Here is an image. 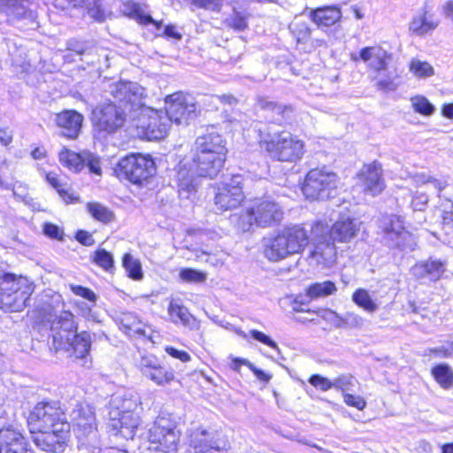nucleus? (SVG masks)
I'll return each mask as SVG.
<instances>
[{
    "label": "nucleus",
    "mask_w": 453,
    "mask_h": 453,
    "mask_svg": "<svg viewBox=\"0 0 453 453\" xmlns=\"http://www.w3.org/2000/svg\"><path fill=\"white\" fill-rule=\"evenodd\" d=\"M409 69L415 77L419 79L431 77L434 73V68L429 63L419 59H412L410 62Z\"/></svg>",
    "instance_id": "nucleus-41"
},
{
    "label": "nucleus",
    "mask_w": 453,
    "mask_h": 453,
    "mask_svg": "<svg viewBox=\"0 0 453 453\" xmlns=\"http://www.w3.org/2000/svg\"><path fill=\"white\" fill-rule=\"evenodd\" d=\"M284 215L281 205L270 197L255 199L240 216L239 226L246 232L255 224L259 227H272L280 224Z\"/></svg>",
    "instance_id": "nucleus-6"
},
{
    "label": "nucleus",
    "mask_w": 453,
    "mask_h": 453,
    "mask_svg": "<svg viewBox=\"0 0 453 453\" xmlns=\"http://www.w3.org/2000/svg\"><path fill=\"white\" fill-rule=\"evenodd\" d=\"M123 267L126 269L128 276L134 280L142 278V265L139 259L134 257L131 254H125L122 259Z\"/></svg>",
    "instance_id": "nucleus-39"
},
{
    "label": "nucleus",
    "mask_w": 453,
    "mask_h": 453,
    "mask_svg": "<svg viewBox=\"0 0 453 453\" xmlns=\"http://www.w3.org/2000/svg\"><path fill=\"white\" fill-rule=\"evenodd\" d=\"M274 112H272L271 118L275 121H281L289 119L292 113V108L288 105L276 104Z\"/></svg>",
    "instance_id": "nucleus-52"
},
{
    "label": "nucleus",
    "mask_w": 453,
    "mask_h": 453,
    "mask_svg": "<svg viewBox=\"0 0 453 453\" xmlns=\"http://www.w3.org/2000/svg\"><path fill=\"white\" fill-rule=\"evenodd\" d=\"M59 162L66 168L73 172H80L86 163V159H89L87 152L82 154L76 153L68 149L64 148L58 154Z\"/></svg>",
    "instance_id": "nucleus-30"
},
{
    "label": "nucleus",
    "mask_w": 453,
    "mask_h": 453,
    "mask_svg": "<svg viewBox=\"0 0 453 453\" xmlns=\"http://www.w3.org/2000/svg\"><path fill=\"white\" fill-rule=\"evenodd\" d=\"M412 108L416 112L425 116H430L434 111V107L430 102L422 96H416L411 99Z\"/></svg>",
    "instance_id": "nucleus-43"
},
{
    "label": "nucleus",
    "mask_w": 453,
    "mask_h": 453,
    "mask_svg": "<svg viewBox=\"0 0 453 453\" xmlns=\"http://www.w3.org/2000/svg\"><path fill=\"white\" fill-rule=\"evenodd\" d=\"M87 210L96 220L107 224L114 219V214L108 208L99 203H88Z\"/></svg>",
    "instance_id": "nucleus-37"
},
{
    "label": "nucleus",
    "mask_w": 453,
    "mask_h": 453,
    "mask_svg": "<svg viewBox=\"0 0 453 453\" xmlns=\"http://www.w3.org/2000/svg\"><path fill=\"white\" fill-rule=\"evenodd\" d=\"M411 178L413 182L418 187L421 188L425 186L426 187L427 190L438 194L441 193L446 188L445 180L434 178L433 176L426 173H415Z\"/></svg>",
    "instance_id": "nucleus-34"
},
{
    "label": "nucleus",
    "mask_w": 453,
    "mask_h": 453,
    "mask_svg": "<svg viewBox=\"0 0 453 453\" xmlns=\"http://www.w3.org/2000/svg\"><path fill=\"white\" fill-rule=\"evenodd\" d=\"M362 190L372 196L380 194L385 188L380 165L372 163L364 165L358 173Z\"/></svg>",
    "instance_id": "nucleus-20"
},
{
    "label": "nucleus",
    "mask_w": 453,
    "mask_h": 453,
    "mask_svg": "<svg viewBox=\"0 0 453 453\" xmlns=\"http://www.w3.org/2000/svg\"><path fill=\"white\" fill-rule=\"evenodd\" d=\"M242 176L236 174L224 180L218 185L214 200L219 209L222 211L233 210L242 203L245 198L242 186Z\"/></svg>",
    "instance_id": "nucleus-13"
},
{
    "label": "nucleus",
    "mask_w": 453,
    "mask_h": 453,
    "mask_svg": "<svg viewBox=\"0 0 453 453\" xmlns=\"http://www.w3.org/2000/svg\"><path fill=\"white\" fill-rule=\"evenodd\" d=\"M207 274L202 271L192 268H184L180 272V279L185 282H203Z\"/></svg>",
    "instance_id": "nucleus-47"
},
{
    "label": "nucleus",
    "mask_w": 453,
    "mask_h": 453,
    "mask_svg": "<svg viewBox=\"0 0 453 453\" xmlns=\"http://www.w3.org/2000/svg\"><path fill=\"white\" fill-rule=\"evenodd\" d=\"M453 354V342L449 346H439L436 348H429L424 350L423 356H435L440 358H446L451 357Z\"/></svg>",
    "instance_id": "nucleus-48"
},
{
    "label": "nucleus",
    "mask_w": 453,
    "mask_h": 453,
    "mask_svg": "<svg viewBox=\"0 0 453 453\" xmlns=\"http://www.w3.org/2000/svg\"><path fill=\"white\" fill-rule=\"evenodd\" d=\"M43 232L45 235L54 239H62L63 236V231L58 226L51 223L44 225Z\"/></svg>",
    "instance_id": "nucleus-60"
},
{
    "label": "nucleus",
    "mask_w": 453,
    "mask_h": 453,
    "mask_svg": "<svg viewBox=\"0 0 453 453\" xmlns=\"http://www.w3.org/2000/svg\"><path fill=\"white\" fill-rule=\"evenodd\" d=\"M70 423H64L54 429L36 430L33 434L35 444L42 450L63 453L69 437Z\"/></svg>",
    "instance_id": "nucleus-16"
},
{
    "label": "nucleus",
    "mask_w": 453,
    "mask_h": 453,
    "mask_svg": "<svg viewBox=\"0 0 453 453\" xmlns=\"http://www.w3.org/2000/svg\"><path fill=\"white\" fill-rule=\"evenodd\" d=\"M45 178L47 182L58 191L59 196L65 203H72L79 200V197L72 190L71 186L60 179L56 173H48Z\"/></svg>",
    "instance_id": "nucleus-28"
},
{
    "label": "nucleus",
    "mask_w": 453,
    "mask_h": 453,
    "mask_svg": "<svg viewBox=\"0 0 453 453\" xmlns=\"http://www.w3.org/2000/svg\"><path fill=\"white\" fill-rule=\"evenodd\" d=\"M411 273L417 278H425L428 276L426 261L416 264L411 268Z\"/></svg>",
    "instance_id": "nucleus-63"
},
{
    "label": "nucleus",
    "mask_w": 453,
    "mask_h": 453,
    "mask_svg": "<svg viewBox=\"0 0 453 453\" xmlns=\"http://www.w3.org/2000/svg\"><path fill=\"white\" fill-rule=\"evenodd\" d=\"M311 18L318 27H330L341 19L342 12L335 6H326L312 10Z\"/></svg>",
    "instance_id": "nucleus-25"
},
{
    "label": "nucleus",
    "mask_w": 453,
    "mask_h": 453,
    "mask_svg": "<svg viewBox=\"0 0 453 453\" xmlns=\"http://www.w3.org/2000/svg\"><path fill=\"white\" fill-rule=\"evenodd\" d=\"M70 417L71 424L79 440L86 441L88 437H91L93 442H96V416L90 405L77 404L72 411Z\"/></svg>",
    "instance_id": "nucleus-17"
},
{
    "label": "nucleus",
    "mask_w": 453,
    "mask_h": 453,
    "mask_svg": "<svg viewBox=\"0 0 453 453\" xmlns=\"http://www.w3.org/2000/svg\"><path fill=\"white\" fill-rule=\"evenodd\" d=\"M93 261L101 268L110 272L114 267L112 255L105 250H98L95 252Z\"/></svg>",
    "instance_id": "nucleus-45"
},
{
    "label": "nucleus",
    "mask_w": 453,
    "mask_h": 453,
    "mask_svg": "<svg viewBox=\"0 0 453 453\" xmlns=\"http://www.w3.org/2000/svg\"><path fill=\"white\" fill-rule=\"evenodd\" d=\"M146 377L157 385H165L173 380L174 374L158 364Z\"/></svg>",
    "instance_id": "nucleus-40"
},
{
    "label": "nucleus",
    "mask_w": 453,
    "mask_h": 453,
    "mask_svg": "<svg viewBox=\"0 0 453 453\" xmlns=\"http://www.w3.org/2000/svg\"><path fill=\"white\" fill-rule=\"evenodd\" d=\"M431 374L443 389H450L453 387V369L449 365H436L432 368Z\"/></svg>",
    "instance_id": "nucleus-33"
},
{
    "label": "nucleus",
    "mask_w": 453,
    "mask_h": 453,
    "mask_svg": "<svg viewBox=\"0 0 453 453\" xmlns=\"http://www.w3.org/2000/svg\"><path fill=\"white\" fill-rule=\"evenodd\" d=\"M276 104L277 103L270 100L268 97L259 96L257 98L256 107L265 111L269 116H271L272 112H274L275 108H277Z\"/></svg>",
    "instance_id": "nucleus-56"
},
{
    "label": "nucleus",
    "mask_w": 453,
    "mask_h": 453,
    "mask_svg": "<svg viewBox=\"0 0 453 453\" xmlns=\"http://www.w3.org/2000/svg\"><path fill=\"white\" fill-rule=\"evenodd\" d=\"M250 335L257 341L274 349H278V345L275 342H273L268 335L265 334L264 333L253 329L250 332Z\"/></svg>",
    "instance_id": "nucleus-58"
},
{
    "label": "nucleus",
    "mask_w": 453,
    "mask_h": 453,
    "mask_svg": "<svg viewBox=\"0 0 453 453\" xmlns=\"http://www.w3.org/2000/svg\"><path fill=\"white\" fill-rule=\"evenodd\" d=\"M180 437L176 422L169 417L159 416L149 430L150 449L155 453H175Z\"/></svg>",
    "instance_id": "nucleus-9"
},
{
    "label": "nucleus",
    "mask_w": 453,
    "mask_h": 453,
    "mask_svg": "<svg viewBox=\"0 0 453 453\" xmlns=\"http://www.w3.org/2000/svg\"><path fill=\"white\" fill-rule=\"evenodd\" d=\"M242 364L250 368V370L255 374V376L264 382H268L272 379V374L267 373L258 368H257L249 360H242Z\"/></svg>",
    "instance_id": "nucleus-59"
},
{
    "label": "nucleus",
    "mask_w": 453,
    "mask_h": 453,
    "mask_svg": "<svg viewBox=\"0 0 453 453\" xmlns=\"http://www.w3.org/2000/svg\"><path fill=\"white\" fill-rule=\"evenodd\" d=\"M384 231L387 237L394 245L405 249L414 250L416 245L411 234L404 229L403 221L400 216L391 215L384 219Z\"/></svg>",
    "instance_id": "nucleus-19"
},
{
    "label": "nucleus",
    "mask_w": 453,
    "mask_h": 453,
    "mask_svg": "<svg viewBox=\"0 0 453 453\" xmlns=\"http://www.w3.org/2000/svg\"><path fill=\"white\" fill-rule=\"evenodd\" d=\"M332 317L338 318L341 322L351 328H361L365 324V319L355 312H347L344 316L339 317L338 314L333 311H329Z\"/></svg>",
    "instance_id": "nucleus-44"
},
{
    "label": "nucleus",
    "mask_w": 453,
    "mask_h": 453,
    "mask_svg": "<svg viewBox=\"0 0 453 453\" xmlns=\"http://www.w3.org/2000/svg\"><path fill=\"white\" fill-rule=\"evenodd\" d=\"M197 105L191 98L182 93H174L165 97V114L173 122L181 125L188 124L196 117Z\"/></svg>",
    "instance_id": "nucleus-15"
},
{
    "label": "nucleus",
    "mask_w": 453,
    "mask_h": 453,
    "mask_svg": "<svg viewBox=\"0 0 453 453\" xmlns=\"http://www.w3.org/2000/svg\"><path fill=\"white\" fill-rule=\"evenodd\" d=\"M309 382L315 387L316 388H319L322 391H327L330 388H333V381H330L327 378L323 377L319 374L312 375Z\"/></svg>",
    "instance_id": "nucleus-51"
},
{
    "label": "nucleus",
    "mask_w": 453,
    "mask_h": 453,
    "mask_svg": "<svg viewBox=\"0 0 453 453\" xmlns=\"http://www.w3.org/2000/svg\"><path fill=\"white\" fill-rule=\"evenodd\" d=\"M68 345L73 350V354L77 359H85L88 355L91 346V337L87 332H81V334H75L72 336L69 342H65L61 349L65 348Z\"/></svg>",
    "instance_id": "nucleus-27"
},
{
    "label": "nucleus",
    "mask_w": 453,
    "mask_h": 453,
    "mask_svg": "<svg viewBox=\"0 0 453 453\" xmlns=\"http://www.w3.org/2000/svg\"><path fill=\"white\" fill-rule=\"evenodd\" d=\"M339 184L337 174L326 167L314 168L306 174L302 191L310 200H326L334 196Z\"/></svg>",
    "instance_id": "nucleus-10"
},
{
    "label": "nucleus",
    "mask_w": 453,
    "mask_h": 453,
    "mask_svg": "<svg viewBox=\"0 0 453 453\" xmlns=\"http://www.w3.org/2000/svg\"><path fill=\"white\" fill-rule=\"evenodd\" d=\"M76 328L73 315L67 311H62L51 324L56 349H61L65 342H69L72 336L76 334Z\"/></svg>",
    "instance_id": "nucleus-21"
},
{
    "label": "nucleus",
    "mask_w": 453,
    "mask_h": 453,
    "mask_svg": "<svg viewBox=\"0 0 453 453\" xmlns=\"http://www.w3.org/2000/svg\"><path fill=\"white\" fill-rule=\"evenodd\" d=\"M344 403L351 407H355L359 411H362L366 406V402L360 395H351L349 393L343 394Z\"/></svg>",
    "instance_id": "nucleus-53"
},
{
    "label": "nucleus",
    "mask_w": 453,
    "mask_h": 453,
    "mask_svg": "<svg viewBox=\"0 0 453 453\" xmlns=\"http://www.w3.org/2000/svg\"><path fill=\"white\" fill-rule=\"evenodd\" d=\"M125 120L124 110L112 103L96 105L92 111V123L96 131L114 133L124 125Z\"/></svg>",
    "instance_id": "nucleus-14"
},
{
    "label": "nucleus",
    "mask_w": 453,
    "mask_h": 453,
    "mask_svg": "<svg viewBox=\"0 0 453 453\" xmlns=\"http://www.w3.org/2000/svg\"><path fill=\"white\" fill-rule=\"evenodd\" d=\"M336 291L337 287L331 280L312 283L305 290L306 296L311 299L326 298L335 294Z\"/></svg>",
    "instance_id": "nucleus-32"
},
{
    "label": "nucleus",
    "mask_w": 453,
    "mask_h": 453,
    "mask_svg": "<svg viewBox=\"0 0 453 453\" xmlns=\"http://www.w3.org/2000/svg\"><path fill=\"white\" fill-rule=\"evenodd\" d=\"M116 172L130 182L142 185L156 173V165L149 155L132 153L119 161Z\"/></svg>",
    "instance_id": "nucleus-11"
},
{
    "label": "nucleus",
    "mask_w": 453,
    "mask_h": 453,
    "mask_svg": "<svg viewBox=\"0 0 453 453\" xmlns=\"http://www.w3.org/2000/svg\"><path fill=\"white\" fill-rule=\"evenodd\" d=\"M276 104L277 103L270 100L268 97L259 96L257 98L256 107L265 111L269 116H271L272 112H274L275 108H277Z\"/></svg>",
    "instance_id": "nucleus-57"
},
{
    "label": "nucleus",
    "mask_w": 453,
    "mask_h": 453,
    "mask_svg": "<svg viewBox=\"0 0 453 453\" xmlns=\"http://www.w3.org/2000/svg\"><path fill=\"white\" fill-rule=\"evenodd\" d=\"M359 58L367 63L368 67L376 74L373 80L376 81V87L383 91H395L398 83V74L395 70H390L388 61L391 58L385 50L378 46L365 47L359 52Z\"/></svg>",
    "instance_id": "nucleus-7"
},
{
    "label": "nucleus",
    "mask_w": 453,
    "mask_h": 453,
    "mask_svg": "<svg viewBox=\"0 0 453 453\" xmlns=\"http://www.w3.org/2000/svg\"><path fill=\"white\" fill-rule=\"evenodd\" d=\"M195 453H227L230 444L214 432L197 430L190 436Z\"/></svg>",
    "instance_id": "nucleus-18"
},
{
    "label": "nucleus",
    "mask_w": 453,
    "mask_h": 453,
    "mask_svg": "<svg viewBox=\"0 0 453 453\" xmlns=\"http://www.w3.org/2000/svg\"><path fill=\"white\" fill-rule=\"evenodd\" d=\"M70 289L72 290V292L73 294H75L76 296H80L92 303H96V294L90 290L89 288H85V287H82V286H80V285H73V284H71L70 285Z\"/></svg>",
    "instance_id": "nucleus-54"
},
{
    "label": "nucleus",
    "mask_w": 453,
    "mask_h": 453,
    "mask_svg": "<svg viewBox=\"0 0 453 453\" xmlns=\"http://www.w3.org/2000/svg\"><path fill=\"white\" fill-rule=\"evenodd\" d=\"M362 222L342 214L329 228L326 222L316 221L311 230V240L301 225L285 226L277 234L263 239V254L271 262H279L303 252L311 242V258L323 267H331L336 261L335 242L349 243L361 230Z\"/></svg>",
    "instance_id": "nucleus-1"
},
{
    "label": "nucleus",
    "mask_w": 453,
    "mask_h": 453,
    "mask_svg": "<svg viewBox=\"0 0 453 453\" xmlns=\"http://www.w3.org/2000/svg\"><path fill=\"white\" fill-rule=\"evenodd\" d=\"M0 453H30L24 435L12 426L0 428Z\"/></svg>",
    "instance_id": "nucleus-22"
},
{
    "label": "nucleus",
    "mask_w": 453,
    "mask_h": 453,
    "mask_svg": "<svg viewBox=\"0 0 453 453\" xmlns=\"http://www.w3.org/2000/svg\"><path fill=\"white\" fill-rule=\"evenodd\" d=\"M262 142L270 157L281 162H296L305 152L303 141L289 132L275 133Z\"/></svg>",
    "instance_id": "nucleus-8"
},
{
    "label": "nucleus",
    "mask_w": 453,
    "mask_h": 453,
    "mask_svg": "<svg viewBox=\"0 0 453 453\" xmlns=\"http://www.w3.org/2000/svg\"><path fill=\"white\" fill-rule=\"evenodd\" d=\"M196 152L203 153L226 159V148L222 136L218 133H208L197 137L196 141Z\"/></svg>",
    "instance_id": "nucleus-24"
},
{
    "label": "nucleus",
    "mask_w": 453,
    "mask_h": 453,
    "mask_svg": "<svg viewBox=\"0 0 453 453\" xmlns=\"http://www.w3.org/2000/svg\"><path fill=\"white\" fill-rule=\"evenodd\" d=\"M111 404L118 415V418L113 419V428L121 437L127 440L133 439L141 425V396L136 392H125L115 396Z\"/></svg>",
    "instance_id": "nucleus-4"
},
{
    "label": "nucleus",
    "mask_w": 453,
    "mask_h": 453,
    "mask_svg": "<svg viewBox=\"0 0 453 453\" xmlns=\"http://www.w3.org/2000/svg\"><path fill=\"white\" fill-rule=\"evenodd\" d=\"M119 12L122 15L136 20L140 24H157L150 15L144 13L141 6L134 1H126L119 5Z\"/></svg>",
    "instance_id": "nucleus-31"
},
{
    "label": "nucleus",
    "mask_w": 453,
    "mask_h": 453,
    "mask_svg": "<svg viewBox=\"0 0 453 453\" xmlns=\"http://www.w3.org/2000/svg\"><path fill=\"white\" fill-rule=\"evenodd\" d=\"M226 159L203 153H196L191 163L180 162L177 171V180L180 195L196 191L198 178L213 179L223 168Z\"/></svg>",
    "instance_id": "nucleus-3"
},
{
    "label": "nucleus",
    "mask_w": 453,
    "mask_h": 453,
    "mask_svg": "<svg viewBox=\"0 0 453 453\" xmlns=\"http://www.w3.org/2000/svg\"><path fill=\"white\" fill-rule=\"evenodd\" d=\"M230 25L235 29L243 30L247 27L246 18L236 13L231 18Z\"/></svg>",
    "instance_id": "nucleus-64"
},
{
    "label": "nucleus",
    "mask_w": 453,
    "mask_h": 453,
    "mask_svg": "<svg viewBox=\"0 0 453 453\" xmlns=\"http://www.w3.org/2000/svg\"><path fill=\"white\" fill-rule=\"evenodd\" d=\"M158 362L154 357H142L140 362V369L142 373L146 377L148 373L153 370Z\"/></svg>",
    "instance_id": "nucleus-55"
},
{
    "label": "nucleus",
    "mask_w": 453,
    "mask_h": 453,
    "mask_svg": "<svg viewBox=\"0 0 453 453\" xmlns=\"http://www.w3.org/2000/svg\"><path fill=\"white\" fill-rule=\"evenodd\" d=\"M1 5L6 6L10 14L17 18L26 17L28 12V0H6Z\"/></svg>",
    "instance_id": "nucleus-42"
},
{
    "label": "nucleus",
    "mask_w": 453,
    "mask_h": 453,
    "mask_svg": "<svg viewBox=\"0 0 453 453\" xmlns=\"http://www.w3.org/2000/svg\"><path fill=\"white\" fill-rule=\"evenodd\" d=\"M34 292L33 283L26 277L0 272V309L19 311L27 306Z\"/></svg>",
    "instance_id": "nucleus-5"
},
{
    "label": "nucleus",
    "mask_w": 453,
    "mask_h": 453,
    "mask_svg": "<svg viewBox=\"0 0 453 453\" xmlns=\"http://www.w3.org/2000/svg\"><path fill=\"white\" fill-rule=\"evenodd\" d=\"M120 325L125 333L130 336H143L150 338L143 324L134 313H123L120 317Z\"/></svg>",
    "instance_id": "nucleus-29"
},
{
    "label": "nucleus",
    "mask_w": 453,
    "mask_h": 453,
    "mask_svg": "<svg viewBox=\"0 0 453 453\" xmlns=\"http://www.w3.org/2000/svg\"><path fill=\"white\" fill-rule=\"evenodd\" d=\"M168 312L173 323H181L184 326H191L192 322L195 320L187 308L177 303H171L168 308Z\"/></svg>",
    "instance_id": "nucleus-35"
},
{
    "label": "nucleus",
    "mask_w": 453,
    "mask_h": 453,
    "mask_svg": "<svg viewBox=\"0 0 453 453\" xmlns=\"http://www.w3.org/2000/svg\"><path fill=\"white\" fill-rule=\"evenodd\" d=\"M190 2L196 7L212 12H219L223 5V0H190Z\"/></svg>",
    "instance_id": "nucleus-50"
},
{
    "label": "nucleus",
    "mask_w": 453,
    "mask_h": 453,
    "mask_svg": "<svg viewBox=\"0 0 453 453\" xmlns=\"http://www.w3.org/2000/svg\"><path fill=\"white\" fill-rule=\"evenodd\" d=\"M357 380L350 374H342L333 380V388L341 390L343 394L353 389Z\"/></svg>",
    "instance_id": "nucleus-46"
},
{
    "label": "nucleus",
    "mask_w": 453,
    "mask_h": 453,
    "mask_svg": "<svg viewBox=\"0 0 453 453\" xmlns=\"http://www.w3.org/2000/svg\"><path fill=\"white\" fill-rule=\"evenodd\" d=\"M352 301L368 312H374L378 310L377 303L372 300L368 291L364 288H358L353 293Z\"/></svg>",
    "instance_id": "nucleus-36"
},
{
    "label": "nucleus",
    "mask_w": 453,
    "mask_h": 453,
    "mask_svg": "<svg viewBox=\"0 0 453 453\" xmlns=\"http://www.w3.org/2000/svg\"><path fill=\"white\" fill-rule=\"evenodd\" d=\"M310 28L304 23L296 24L295 33L296 34L297 41H304L310 35Z\"/></svg>",
    "instance_id": "nucleus-62"
},
{
    "label": "nucleus",
    "mask_w": 453,
    "mask_h": 453,
    "mask_svg": "<svg viewBox=\"0 0 453 453\" xmlns=\"http://www.w3.org/2000/svg\"><path fill=\"white\" fill-rule=\"evenodd\" d=\"M83 116L74 110H65L58 113L55 117V123L61 129L62 135L75 139L78 137L82 123Z\"/></svg>",
    "instance_id": "nucleus-23"
},
{
    "label": "nucleus",
    "mask_w": 453,
    "mask_h": 453,
    "mask_svg": "<svg viewBox=\"0 0 453 453\" xmlns=\"http://www.w3.org/2000/svg\"><path fill=\"white\" fill-rule=\"evenodd\" d=\"M86 9L88 16L97 22H104L111 15L100 0H87Z\"/></svg>",
    "instance_id": "nucleus-38"
},
{
    "label": "nucleus",
    "mask_w": 453,
    "mask_h": 453,
    "mask_svg": "<svg viewBox=\"0 0 453 453\" xmlns=\"http://www.w3.org/2000/svg\"><path fill=\"white\" fill-rule=\"evenodd\" d=\"M437 26L438 21L433 15L424 12L412 19L409 25V29L413 35L421 36L434 31Z\"/></svg>",
    "instance_id": "nucleus-26"
},
{
    "label": "nucleus",
    "mask_w": 453,
    "mask_h": 453,
    "mask_svg": "<svg viewBox=\"0 0 453 453\" xmlns=\"http://www.w3.org/2000/svg\"><path fill=\"white\" fill-rule=\"evenodd\" d=\"M64 423L68 422L58 402L38 403L32 409L27 418L30 433H35L36 430L60 427Z\"/></svg>",
    "instance_id": "nucleus-12"
},
{
    "label": "nucleus",
    "mask_w": 453,
    "mask_h": 453,
    "mask_svg": "<svg viewBox=\"0 0 453 453\" xmlns=\"http://www.w3.org/2000/svg\"><path fill=\"white\" fill-rule=\"evenodd\" d=\"M165 351L167 354H169L171 357L174 358H178L182 362H188L190 360V356L188 352L183 350H179L173 347H166Z\"/></svg>",
    "instance_id": "nucleus-61"
},
{
    "label": "nucleus",
    "mask_w": 453,
    "mask_h": 453,
    "mask_svg": "<svg viewBox=\"0 0 453 453\" xmlns=\"http://www.w3.org/2000/svg\"><path fill=\"white\" fill-rule=\"evenodd\" d=\"M145 89L136 82L119 81L111 86V93L124 104L135 121L137 135L146 140L164 138L171 126L165 111L147 107L142 103Z\"/></svg>",
    "instance_id": "nucleus-2"
},
{
    "label": "nucleus",
    "mask_w": 453,
    "mask_h": 453,
    "mask_svg": "<svg viewBox=\"0 0 453 453\" xmlns=\"http://www.w3.org/2000/svg\"><path fill=\"white\" fill-rule=\"evenodd\" d=\"M427 273L432 280H438L445 271V264L440 260H427Z\"/></svg>",
    "instance_id": "nucleus-49"
}]
</instances>
